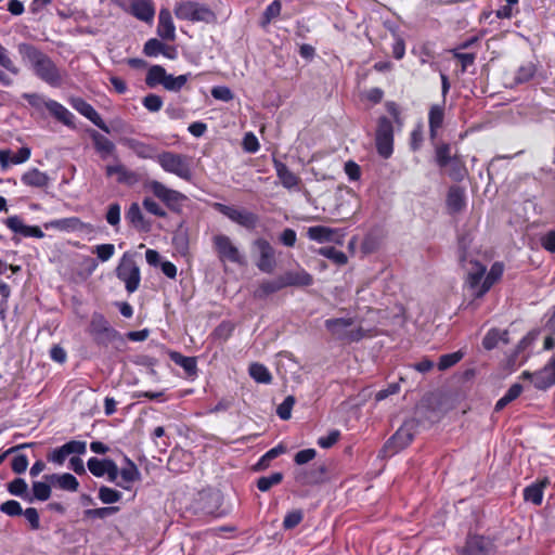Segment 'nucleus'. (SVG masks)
Here are the masks:
<instances>
[{
  "mask_svg": "<svg viewBox=\"0 0 555 555\" xmlns=\"http://www.w3.org/2000/svg\"><path fill=\"white\" fill-rule=\"evenodd\" d=\"M319 254L327 259L333 260L336 264L339 266L345 264L348 261L346 254L341 250L336 249L333 246L320 248Z\"/></svg>",
  "mask_w": 555,
  "mask_h": 555,
  "instance_id": "603ef678",
  "label": "nucleus"
},
{
  "mask_svg": "<svg viewBox=\"0 0 555 555\" xmlns=\"http://www.w3.org/2000/svg\"><path fill=\"white\" fill-rule=\"evenodd\" d=\"M125 461L127 466L120 469L119 475L121 479L116 482V486L125 490H130L131 483L141 479V473L129 457H125Z\"/></svg>",
  "mask_w": 555,
  "mask_h": 555,
  "instance_id": "b1692460",
  "label": "nucleus"
},
{
  "mask_svg": "<svg viewBox=\"0 0 555 555\" xmlns=\"http://www.w3.org/2000/svg\"><path fill=\"white\" fill-rule=\"evenodd\" d=\"M92 253L96 255L99 260L105 262L115 254V246L113 244H100L93 248Z\"/></svg>",
  "mask_w": 555,
  "mask_h": 555,
  "instance_id": "0e129e2a",
  "label": "nucleus"
},
{
  "mask_svg": "<svg viewBox=\"0 0 555 555\" xmlns=\"http://www.w3.org/2000/svg\"><path fill=\"white\" fill-rule=\"evenodd\" d=\"M17 52L22 62L33 70L38 79L53 88L63 83L64 72L40 48L33 43L20 42Z\"/></svg>",
  "mask_w": 555,
  "mask_h": 555,
  "instance_id": "f257e3e1",
  "label": "nucleus"
},
{
  "mask_svg": "<svg viewBox=\"0 0 555 555\" xmlns=\"http://www.w3.org/2000/svg\"><path fill=\"white\" fill-rule=\"evenodd\" d=\"M175 15L177 18L190 22H204L211 24L216 22L215 12L205 4L195 1H182L175 5Z\"/></svg>",
  "mask_w": 555,
  "mask_h": 555,
  "instance_id": "39448f33",
  "label": "nucleus"
},
{
  "mask_svg": "<svg viewBox=\"0 0 555 555\" xmlns=\"http://www.w3.org/2000/svg\"><path fill=\"white\" fill-rule=\"evenodd\" d=\"M282 480H283V474L280 472L273 473L269 476H261L257 479V488L261 492H267L273 486L281 483Z\"/></svg>",
  "mask_w": 555,
  "mask_h": 555,
  "instance_id": "a18cd8bd",
  "label": "nucleus"
},
{
  "mask_svg": "<svg viewBox=\"0 0 555 555\" xmlns=\"http://www.w3.org/2000/svg\"><path fill=\"white\" fill-rule=\"evenodd\" d=\"M10 494L22 498L27 502H33V498L28 492V485L23 478H15L8 483Z\"/></svg>",
  "mask_w": 555,
  "mask_h": 555,
  "instance_id": "58836bf2",
  "label": "nucleus"
},
{
  "mask_svg": "<svg viewBox=\"0 0 555 555\" xmlns=\"http://www.w3.org/2000/svg\"><path fill=\"white\" fill-rule=\"evenodd\" d=\"M82 225V222L77 217H68L62 219H55L48 221L43 224L46 230L56 229L59 231H76L79 230Z\"/></svg>",
  "mask_w": 555,
  "mask_h": 555,
  "instance_id": "72a5a7b5",
  "label": "nucleus"
},
{
  "mask_svg": "<svg viewBox=\"0 0 555 555\" xmlns=\"http://www.w3.org/2000/svg\"><path fill=\"white\" fill-rule=\"evenodd\" d=\"M146 188L170 210L176 212L181 210L183 202L188 198L183 193L169 189L164 183L156 180L150 181Z\"/></svg>",
  "mask_w": 555,
  "mask_h": 555,
  "instance_id": "0eeeda50",
  "label": "nucleus"
},
{
  "mask_svg": "<svg viewBox=\"0 0 555 555\" xmlns=\"http://www.w3.org/2000/svg\"><path fill=\"white\" fill-rule=\"evenodd\" d=\"M533 385L539 390H546L555 385V354L542 370L533 373Z\"/></svg>",
  "mask_w": 555,
  "mask_h": 555,
  "instance_id": "a211bd4d",
  "label": "nucleus"
},
{
  "mask_svg": "<svg viewBox=\"0 0 555 555\" xmlns=\"http://www.w3.org/2000/svg\"><path fill=\"white\" fill-rule=\"evenodd\" d=\"M284 452H285V448L282 444H279L276 447L270 449L267 453H264L260 457V460L258 461V463L255 466V469H257V470L264 469L271 460L278 457L279 455H281Z\"/></svg>",
  "mask_w": 555,
  "mask_h": 555,
  "instance_id": "13d9d810",
  "label": "nucleus"
},
{
  "mask_svg": "<svg viewBox=\"0 0 555 555\" xmlns=\"http://www.w3.org/2000/svg\"><path fill=\"white\" fill-rule=\"evenodd\" d=\"M43 479L64 491L76 492L79 488L78 479L69 473L44 475Z\"/></svg>",
  "mask_w": 555,
  "mask_h": 555,
  "instance_id": "412c9836",
  "label": "nucleus"
},
{
  "mask_svg": "<svg viewBox=\"0 0 555 555\" xmlns=\"http://www.w3.org/2000/svg\"><path fill=\"white\" fill-rule=\"evenodd\" d=\"M66 456L70 454H85L87 450L86 441L70 440L62 446Z\"/></svg>",
  "mask_w": 555,
  "mask_h": 555,
  "instance_id": "338daca9",
  "label": "nucleus"
},
{
  "mask_svg": "<svg viewBox=\"0 0 555 555\" xmlns=\"http://www.w3.org/2000/svg\"><path fill=\"white\" fill-rule=\"evenodd\" d=\"M88 134L92 140L95 152L102 159L108 158L116 151L115 143L94 129H89Z\"/></svg>",
  "mask_w": 555,
  "mask_h": 555,
  "instance_id": "6ab92c4d",
  "label": "nucleus"
},
{
  "mask_svg": "<svg viewBox=\"0 0 555 555\" xmlns=\"http://www.w3.org/2000/svg\"><path fill=\"white\" fill-rule=\"evenodd\" d=\"M108 462V459H98V457H91L87 462V467L89 472L95 476V477H103L106 473V463Z\"/></svg>",
  "mask_w": 555,
  "mask_h": 555,
  "instance_id": "bf43d9fd",
  "label": "nucleus"
},
{
  "mask_svg": "<svg viewBox=\"0 0 555 555\" xmlns=\"http://www.w3.org/2000/svg\"><path fill=\"white\" fill-rule=\"evenodd\" d=\"M487 268L485 264L477 260H470L466 268L465 286L472 292L474 298H481L477 296L481 288L483 279L486 278Z\"/></svg>",
  "mask_w": 555,
  "mask_h": 555,
  "instance_id": "f8f14e48",
  "label": "nucleus"
},
{
  "mask_svg": "<svg viewBox=\"0 0 555 555\" xmlns=\"http://www.w3.org/2000/svg\"><path fill=\"white\" fill-rule=\"evenodd\" d=\"M88 332L98 346L107 347L115 341L125 343L124 336L111 326L106 318L100 312L92 313Z\"/></svg>",
  "mask_w": 555,
  "mask_h": 555,
  "instance_id": "7ed1b4c3",
  "label": "nucleus"
},
{
  "mask_svg": "<svg viewBox=\"0 0 555 555\" xmlns=\"http://www.w3.org/2000/svg\"><path fill=\"white\" fill-rule=\"evenodd\" d=\"M285 288L281 275L274 280L263 281L258 288L254 292V297L257 299H264L269 295L274 294Z\"/></svg>",
  "mask_w": 555,
  "mask_h": 555,
  "instance_id": "f704fd0d",
  "label": "nucleus"
},
{
  "mask_svg": "<svg viewBox=\"0 0 555 555\" xmlns=\"http://www.w3.org/2000/svg\"><path fill=\"white\" fill-rule=\"evenodd\" d=\"M250 377L260 384H270L272 375L270 371L261 363H251L248 369Z\"/></svg>",
  "mask_w": 555,
  "mask_h": 555,
  "instance_id": "79ce46f5",
  "label": "nucleus"
},
{
  "mask_svg": "<svg viewBox=\"0 0 555 555\" xmlns=\"http://www.w3.org/2000/svg\"><path fill=\"white\" fill-rule=\"evenodd\" d=\"M436 163L440 168H447L449 163L454 156H451V146L448 143H442L436 147Z\"/></svg>",
  "mask_w": 555,
  "mask_h": 555,
  "instance_id": "8fccbe9b",
  "label": "nucleus"
},
{
  "mask_svg": "<svg viewBox=\"0 0 555 555\" xmlns=\"http://www.w3.org/2000/svg\"><path fill=\"white\" fill-rule=\"evenodd\" d=\"M492 551L493 542L491 539L475 534L467 538L462 555H490Z\"/></svg>",
  "mask_w": 555,
  "mask_h": 555,
  "instance_id": "2eb2a0df",
  "label": "nucleus"
},
{
  "mask_svg": "<svg viewBox=\"0 0 555 555\" xmlns=\"http://www.w3.org/2000/svg\"><path fill=\"white\" fill-rule=\"evenodd\" d=\"M155 160L164 171L176 175L185 181L192 180V158L190 156L165 151L157 154Z\"/></svg>",
  "mask_w": 555,
  "mask_h": 555,
  "instance_id": "f03ea898",
  "label": "nucleus"
},
{
  "mask_svg": "<svg viewBox=\"0 0 555 555\" xmlns=\"http://www.w3.org/2000/svg\"><path fill=\"white\" fill-rule=\"evenodd\" d=\"M377 153L383 158H389L393 152V127L390 119L386 116L378 118L375 134Z\"/></svg>",
  "mask_w": 555,
  "mask_h": 555,
  "instance_id": "6e6552de",
  "label": "nucleus"
},
{
  "mask_svg": "<svg viewBox=\"0 0 555 555\" xmlns=\"http://www.w3.org/2000/svg\"><path fill=\"white\" fill-rule=\"evenodd\" d=\"M418 422L414 418L405 421L401 427L392 435V437L385 444L386 449H392V452H398L408 447L413 440Z\"/></svg>",
  "mask_w": 555,
  "mask_h": 555,
  "instance_id": "9b49d317",
  "label": "nucleus"
},
{
  "mask_svg": "<svg viewBox=\"0 0 555 555\" xmlns=\"http://www.w3.org/2000/svg\"><path fill=\"white\" fill-rule=\"evenodd\" d=\"M326 467L323 464H314L310 468H304L296 473V481L302 486L319 485L325 480Z\"/></svg>",
  "mask_w": 555,
  "mask_h": 555,
  "instance_id": "f3484780",
  "label": "nucleus"
},
{
  "mask_svg": "<svg viewBox=\"0 0 555 555\" xmlns=\"http://www.w3.org/2000/svg\"><path fill=\"white\" fill-rule=\"evenodd\" d=\"M535 72L537 67L532 62H527L520 65L515 75V82L518 85L528 82L530 79L533 78Z\"/></svg>",
  "mask_w": 555,
  "mask_h": 555,
  "instance_id": "49530a36",
  "label": "nucleus"
},
{
  "mask_svg": "<svg viewBox=\"0 0 555 555\" xmlns=\"http://www.w3.org/2000/svg\"><path fill=\"white\" fill-rule=\"evenodd\" d=\"M170 360L177 365L181 366L189 375H194L197 370L196 358L185 357L177 351L169 353Z\"/></svg>",
  "mask_w": 555,
  "mask_h": 555,
  "instance_id": "e433bc0d",
  "label": "nucleus"
},
{
  "mask_svg": "<svg viewBox=\"0 0 555 555\" xmlns=\"http://www.w3.org/2000/svg\"><path fill=\"white\" fill-rule=\"evenodd\" d=\"M448 175L453 181H462L466 176L467 171L462 162L454 156L448 165Z\"/></svg>",
  "mask_w": 555,
  "mask_h": 555,
  "instance_id": "3c124183",
  "label": "nucleus"
},
{
  "mask_svg": "<svg viewBox=\"0 0 555 555\" xmlns=\"http://www.w3.org/2000/svg\"><path fill=\"white\" fill-rule=\"evenodd\" d=\"M214 207L217 211L229 218L231 221L247 230H254L259 222V217L249 210L238 209L234 206H229L221 203H216Z\"/></svg>",
  "mask_w": 555,
  "mask_h": 555,
  "instance_id": "9d476101",
  "label": "nucleus"
},
{
  "mask_svg": "<svg viewBox=\"0 0 555 555\" xmlns=\"http://www.w3.org/2000/svg\"><path fill=\"white\" fill-rule=\"evenodd\" d=\"M282 3L280 0L272 1L262 13V26H266L281 14Z\"/></svg>",
  "mask_w": 555,
  "mask_h": 555,
  "instance_id": "6e6d98bb",
  "label": "nucleus"
},
{
  "mask_svg": "<svg viewBox=\"0 0 555 555\" xmlns=\"http://www.w3.org/2000/svg\"><path fill=\"white\" fill-rule=\"evenodd\" d=\"M254 246L259 251V259L256 262L257 268L263 273H272L275 269V251L272 245L264 238H257Z\"/></svg>",
  "mask_w": 555,
  "mask_h": 555,
  "instance_id": "ddd939ff",
  "label": "nucleus"
},
{
  "mask_svg": "<svg viewBox=\"0 0 555 555\" xmlns=\"http://www.w3.org/2000/svg\"><path fill=\"white\" fill-rule=\"evenodd\" d=\"M131 14L143 22H151L155 15V9L152 0H133L131 3Z\"/></svg>",
  "mask_w": 555,
  "mask_h": 555,
  "instance_id": "c756f323",
  "label": "nucleus"
},
{
  "mask_svg": "<svg viewBox=\"0 0 555 555\" xmlns=\"http://www.w3.org/2000/svg\"><path fill=\"white\" fill-rule=\"evenodd\" d=\"M295 402L296 400L294 396H287L276 409L278 416L283 421L289 420Z\"/></svg>",
  "mask_w": 555,
  "mask_h": 555,
  "instance_id": "680f3d73",
  "label": "nucleus"
},
{
  "mask_svg": "<svg viewBox=\"0 0 555 555\" xmlns=\"http://www.w3.org/2000/svg\"><path fill=\"white\" fill-rule=\"evenodd\" d=\"M284 287L288 286H310L313 278L306 270L286 271L281 275Z\"/></svg>",
  "mask_w": 555,
  "mask_h": 555,
  "instance_id": "393cba45",
  "label": "nucleus"
},
{
  "mask_svg": "<svg viewBox=\"0 0 555 555\" xmlns=\"http://www.w3.org/2000/svg\"><path fill=\"white\" fill-rule=\"evenodd\" d=\"M447 207L450 214L461 212L466 206V196L464 188L451 185L447 194Z\"/></svg>",
  "mask_w": 555,
  "mask_h": 555,
  "instance_id": "aec40b11",
  "label": "nucleus"
},
{
  "mask_svg": "<svg viewBox=\"0 0 555 555\" xmlns=\"http://www.w3.org/2000/svg\"><path fill=\"white\" fill-rule=\"evenodd\" d=\"M51 483L47 480L44 481H34L31 486L33 490V501H47L51 496Z\"/></svg>",
  "mask_w": 555,
  "mask_h": 555,
  "instance_id": "c03bdc74",
  "label": "nucleus"
},
{
  "mask_svg": "<svg viewBox=\"0 0 555 555\" xmlns=\"http://www.w3.org/2000/svg\"><path fill=\"white\" fill-rule=\"evenodd\" d=\"M119 511L118 506L90 508L83 511L85 519H105Z\"/></svg>",
  "mask_w": 555,
  "mask_h": 555,
  "instance_id": "37998d69",
  "label": "nucleus"
},
{
  "mask_svg": "<svg viewBox=\"0 0 555 555\" xmlns=\"http://www.w3.org/2000/svg\"><path fill=\"white\" fill-rule=\"evenodd\" d=\"M165 43L156 38L149 39L143 47V53L149 57H155L162 54Z\"/></svg>",
  "mask_w": 555,
  "mask_h": 555,
  "instance_id": "052dcab7",
  "label": "nucleus"
},
{
  "mask_svg": "<svg viewBox=\"0 0 555 555\" xmlns=\"http://www.w3.org/2000/svg\"><path fill=\"white\" fill-rule=\"evenodd\" d=\"M127 221L138 231L147 232L151 229V222L144 218L138 203H132L126 212Z\"/></svg>",
  "mask_w": 555,
  "mask_h": 555,
  "instance_id": "cd10ccee",
  "label": "nucleus"
},
{
  "mask_svg": "<svg viewBox=\"0 0 555 555\" xmlns=\"http://www.w3.org/2000/svg\"><path fill=\"white\" fill-rule=\"evenodd\" d=\"M157 35L164 40L173 41L176 39V27L172 22L171 12L168 9L159 11Z\"/></svg>",
  "mask_w": 555,
  "mask_h": 555,
  "instance_id": "4be33fe9",
  "label": "nucleus"
},
{
  "mask_svg": "<svg viewBox=\"0 0 555 555\" xmlns=\"http://www.w3.org/2000/svg\"><path fill=\"white\" fill-rule=\"evenodd\" d=\"M105 172L107 177H112L114 175H118V182H127L130 178L133 177V173L129 171L124 165H108L105 168Z\"/></svg>",
  "mask_w": 555,
  "mask_h": 555,
  "instance_id": "5fc2aeb1",
  "label": "nucleus"
},
{
  "mask_svg": "<svg viewBox=\"0 0 555 555\" xmlns=\"http://www.w3.org/2000/svg\"><path fill=\"white\" fill-rule=\"evenodd\" d=\"M46 108L57 121L73 129L76 127L74 122V114L57 101L48 99Z\"/></svg>",
  "mask_w": 555,
  "mask_h": 555,
  "instance_id": "5701e85b",
  "label": "nucleus"
},
{
  "mask_svg": "<svg viewBox=\"0 0 555 555\" xmlns=\"http://www.w3.org/2000/svg\"><path fill=\"white\" fill-rule=\"evenodd\" d=\"M444 119V105L434 104L428 113L429 134L434 140Z\"/></svg>",
  "mask_w": 555,
  "mask_h": 555,
  "instance_id": "2f4dec72",
  "label": "nucleus"
},
{
  "mask_svg": "<svg viewBox=\"0 0 555 555\" xmlns=\"http://www.w3.org/2000/svg\"><path fill=\"white\" fill-rule=\"evenodd\" d=\"M21 181L26 186L43 189L49 185L50 177L37 168H31L22 175Z\"/></svg>",
  "mask_w": 555,
  "mask_h": 555,
  "instance_id": "bb28decb",
  "label": "nucleus"
},
{
  "mask_svg": "<svg viewBox=\"0 0 555 555\" xmlns=\"http://www.w3.org/2000/svg\"><path fill=\"white\" fill-rule=\"evenodd\" d=\"M31 151L27 146H22L13 156H11L10 150H0V166L2 169H7L11 164H23L29 159Z\"/></svg>",
  "mask_w": 555,
  "mask_h": 555,
  "instance_id": "a878e982",
  "label": "nucleus"
},
{
  "mask_svg": "<svg viewBox=\"0 0 555 555\" xmlns=\"http://www.w3.org/2000/svg\"><path fill=\"white\" fill-rule=\"evenodd\" d=\"M304 519V513L301 509H294L287 513L283 520V528L285 530H291L297 527Z\"/></svg>",
  "mask_w": 555,
  "mask_h": 555,
  "instance_id": "e2e57ef3",
  "label": "nucleus"
},
{
  "mask_svg": "<svg viewBox=\"0 0 555 555\" xmlns=\"http://www.w3.org/2000/svg\"><path fill=\"white\" fill-rule=\"evenodd\" d=\"M212 245L220 261H229L244 264L245 257L225 234H217L212 237Z\"/></svg>",
  "mask_w": 555,
  "mask_h": 555,
  "instance_id": "1a4fd4ad",
  "label": "nucleus"
},
{
  "mask_svg": "<svg viewBox=\"0 0 555 555\" xmlns=\"http://www.w3.org/2000/svg\"><path fill=\"white\" fill-rule=\"evenodd\" d=\"M190 76H191V74H184V75L175 77L170 74H167L166 80H165L163 87L168 91L178 92L188 82Z\"/></svg>",
  "mask_w": 555,
  "mask_h": 555,
  "instance_id": "de8ad7c7",
  "label": "nucleus"
},
{
  "mask_svg": "<svg viewBox=\"0 0 555 555\" xmlns=\"http://www.w3.org/2000/svg\"><path fill=\"white\" fill-rule=\"evenodd\" d=\"M504 272V264L500 261L494 262L489 272H486V278L481 284V288L477 296H485L491 287L502 278Z\"/></svg>",
  "mask_w": 555,
  "mask_h": 555,
  "instance_id": "7c9ffc66",
  "label": "nucleus"
},
{
  "mask_svg": "<svg viewBox=\"0 0 555 555\" xmlns=\"http://www.w3.org/2000/svg\"><path fill=\"white\" fill-rule=\"evenodd\" d=\"M4 224L15 234H21L24 237H44V233L38 225H27L23 219L17 216H10L4 220Z\"/></svg>",
  "mask_w": 555,
  "mask_h": 555,
  "instance_id": "dca6fc26",
  "label": "nucleus"
},
{
  "mask_svg": "<svg viewBox=\"0 0 555 555\" xmlns=\"http://www.w3.org/2000/svg\"><path fill=\"white\" fill-rule=\"evenodd\" d=\"M98 496H99L100 501L104 504H114L121 500L122 494H121V492H119L113 488L102 486L99 489Z\"/></svg>",
  "mask_w": 555,
  "mask_h": 555,
  "instance_id": "864d4df0",
  "label": "nucleus"
},
{
  "mask_svg": "<svg viewBox=\"0 0 555 555\" xmlns=\"http://www.w3.org/2000/svg\"><path fill=\"white\" fill-rule=\"evenodd\" d=\"M276 173L279 179L281 180V183L286 189H292L298 185L299 183V178L294 172H292L283 163L276 164Z\"/></svg>",
  "mask_w": 555,
  "mask_h": 555,
  "instance_id": "ea45409f",
  "label": "nucleus"
},
{
  "mask_svg": "<svg viewBox=\"0 0 555 555\" xmlns=\"http://www.w3.org/2000/svg\"><path fill=\"white\" fill-rule=\"evenodd\" d=\"M532 341V338H530L529 336H525L520 339V341L517 344L515 350L513 351V353H511L507 358V365L514 371L516 370L518 366H520L521 364L525 363L526 361V358H522L521 360H518V356L520 352H522L526 348L529 347V345L531 344Z\"/></svg>",
  "mask_w": 555,
  "mask_h": 555,
  "instance_id": "4c0bfd02",
  "label": "nucleus"
},
{
  "mask_svg": "<svg viewBox=\"0 0 555 555\" xmlns=\"http://www.w3.org/2000/svg\"><path fill=\"white\" fill-rule=\"evenodd\" d=\"M550 485L548 478L537 480L524 490V499L534 505H540L543 500V490Z\"/></svg>",
  "mask_w": 555,
  "mask_h": 555,
  "instance_id": "c85d7f7f",
  "label": "nucleus"
},
{
  "mask_svg": "<svg viewBox=\"0 0 555 555\" xmlns=\"http://www.w3.org/2000/svg\"><path fill=\"white\" fill-rule=\"evenodd\" d=\"M464 357V353L459 350L452 353L442 354L439 358L438 362V369L440 371L448 370L449 367L455 365L457 362H460Z\"/></svg>",
  "mask_w": 555,
  "mask_h": 555,
  "instance_id": "4d7b16f0",
  "label": "nucleus"
},
{
  "mask_svg": "<svg viewBox=\"0 0 555 555\" xmlns=\"http://www.w3.org/2000/svg\"><path fill=\"white\" fill-rule=\"evenodd\" d=\"M502 343L507 345L509 343L508 332L506 330L501 331L499 328H491L487 332L482 339V346L486 350H492Z\"/></svg>",
  "mask_w": 555,
  "mask_h": 555,
  "instance_id": "473e14b6",
  "label": "nucleus"
},
{
  "mask_svg": "<svg viewBox=\"0 0 555 555\" xmlns=\"http://www.w3.org/2000/svg\"><path fill=\"white\" fill-rule=\"evenodd\" d=\"M335 233H336V231L331 228L323 227V225H315V227H310L308 229L307 235L312 241H315L318 243H324V242L334 241Z\"/></svg>",
  "mask_w": 555,
  "mask_h": 555,
  "instance_id": "c9c22d12",
  "label": "nucleus"
},
{
  "mask_svg": "<svg viewBox=\"0 0 555 555\" xmlns=\"http://www.w3.org/2000/svg\"><path fill=\"white\" fill-rule=\"evenodd\" d=\"M142 104L147 111L156 113L163 106V99L157 94L150 93L143 98Z\"/></svg>",
  "mask_w": 555,
  "mask_h": 555,
  "instance_id": "774afa93",
  "label": "nucleus"
},
{
  "mask_svg": "<svg viewBox=\"0 0 555 555\" xmlns=\"http://www.w3.org/2000/svg\"><path fill=\"white\" fill-rule=\"evenodd\" d=\"M0 66L13 76H17L21 73V68L10 57L9 51L5 47L0 43Z\"/></svg>",
  "mask_w": 555,
  "mask_h": 555,
  "instance_id": "09e8293b",
  "label": "nucleus"
},
{
  "mask_svg": "<svg viewBox=\"0 0 555 555\" xmlns=\"http://www.w3.org/2000/svg\"><path fill=\"white\" fill-rule=\"evenodd\" d=\"M69 103L79 114L89 119L99 129L105 133L112 132L111 128L105 124L101 115L82 98H72Z\"/></svg>",
  "mask_w": 555,
  "mask_h": 555,
  "instance_id": "4468645a",
  "label": "nucleus"
},
{
  "mask_svg": "<svg viewBox=\"0 0 555 555\" xmlns=\"http://www.w3.org/2000/svg\"><path fill=\"white\" fill-rule=\"evenodd\" d=\"M115 272L116 276L125 283V288L129 294L138 291L141 282V273L133 254L126 251L120 258Z\"/></svg>",
  "mask_w": 555,
  "mask_h": 555,
  "instance_id": "423d86ee",
  "label": "nucleus"
},
{
  "mask_svg": "<svg viewBox=\"0 0 555 555\" xmlns=\"http://www.w3.org/2000/svg\"><path fill=\"white\" fill-rule=\"evenodd\" d=\"M166 76H167V72L163 66L153 65L147 70L145 83L151 88H154L157 85L164 86Z\"/></svg>",
  "mask_w": 555,
  "mask_h": 555,
  "instance_id": "a19ab883",
  "label": "nucleus"
},
{
  "mask_svg": "<svg viewBox=\"0 0 555 555\" xmlns=\"http://www.w3.org/2000/svg\"><path fill=\"white\" fill-rule=\"evenodd\" d=\"M353 323L352 318H336L325 320L324 325L335 338L347 343H357L366 337L367 331L361 326L348 331L347 328Z\"/></svg>",
  "mask_w": 555,
  "mask_h": 555,
  "instance_id": "20e7f679",
  "label": "nucleus"
},
{
  "mask_svg": "<svg viewBox=\"0 0 555 555\" xmlns=\"http://www.w3.org/2000/svg\"><path fill=\"white\" fill-rule=\"evenodd\" d=\"M120 205L118 203H112L107 207L105 219L107 223L114 228L120 223Z\"/></svg>",
  "mask_w": 555,
  "mask_h": 555,
  "instance_id": "69168bd1",
  "label": "nucleus"
}]
</instances>
